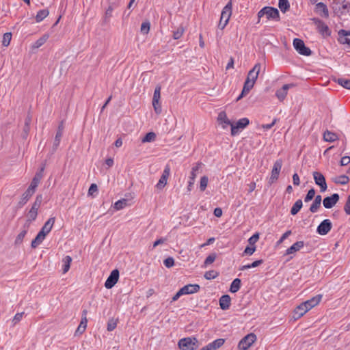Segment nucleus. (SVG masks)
Wrapping results in <instances>:
<instances>
[{"label":"nucleus","instance_id":"1","mask_svg":"<svg viewBox=\"0 0 350 350\" xmlns=\"http://www.w3.org/2000/svg\"><path fill=\"white\" fill-rule=\"evenodd\" d=\"M264 16H266L267 20L279 21L280 19L278 9L273 7H264L258 12V17L259 19Z\"/></svg>","mask_w":350,"mask_h":350},{"label":"nucleus","instance_id":"2","mask_svg":"<svg viewBox=\"0 0 350 350\" xmlns=\"http://www.w3.org/2000/svg\"><path fill=\"white\" fill-rule=\"evenodd\" d=\"M232 1H230L226 6L223 8L220 20L218 24V28L220 29H224L226 26L228 25L230 18L232 14Z\"/></svg>","mask_w":350,"mask_h":350},{"label":"nucleus","instance_id":"3","mask_svg":"<svg viewBox=\"0 0 350 350\" xmlns=\"http://www.w3.org/2000/svg\"><path fill=\"white\" fill-rule=\"evenodd\" d=\"M198 340L195 337H186L179 340L178 346L181 350H196L198 347Z\"/></svg>","mask_w":350,"mask_h":350},{"label":"nucleus","instance_id":"4","mask_svg":"<svg viewBox=\"0 0 350 350\" xmlns=\"http://www.w3.org/2000/svg\"><path fill=\"white\" fill-rule=\"evenodd\" d=\"M256 340V336L254 334L250 333V334L246 335L239 342V345H238L239 350L248 349Z\"/></svg>","mask_w":350,"mask_h":350},{"label":"nucleus","instance_id":"5","mask_svg":"<svg viewBox=\"0 0 350 350\" xmlns=\"http://www.w3.org/2000/svg\"><path fill=\"white\" fill-rule=\"evenodd\" d=\"M250 124V120L247 118H243L239 119L235 124H232L231 135L235 136L238 135L240 131L245 129Z\"/></svg>","mask_w":350,"mask_h":350},{"label":"nucleus","instance_id":"6","mask_svg":"<svg viewBox=\"0 0 350 350\" xmlns=\"http://www.w3.org/2000/svg\"><path fill=\"white\" fill-rule=\"evenodd\" d=\"M293 46L295 50L301 55L308 56L311 55V50L305 46L304 41L299 38H295L293 40Z\"/></svg>","mask_w":350,"mask_h":350},{"label":"nucleus","instance_id":"7","mask_svg":"<svg viewBox=\"0 0 350 350\" xmlns=\"http://www.w3.org/2000/svg\"><path fill=\"white\" fill-rule=\"evenodd\" d=\"M283 161L281 159H277L273 166L271 176L269 178V183L272 184L275 182L279 177Z\"/></svg>","mask_w":350,"mask_h":350},{"label":"nucleus","instance_id":"8","mask_svg":"<svg viewBox=\"0 0 350 350\" xmlns=\"http://www.w3.org/2000/svg\"><path fill=\"white\" fill-rule=\"evenodd\" d=\"M332 228V224L328 219H324L320 223L317 228V232L322 236L326 235L331 230Z\"/></svg>","mask_w":350,"mask_h":350},{"label":"nucleus","instance_id":"9","mask_svg":"<svg viewBox=\"0 0 350 350\" xmlns=\"http://www.w3.org/2000/svg\"><path fill=\"white\" fill-rule=\"evenodd\" d=\"M295 86V84L294 83L284 84L280 89L276 90L275 96L280 102L284 101L288 94V90Z\"/></svg>","mask_w":350,"mask_h":350},{"label":"nucleus","instance_id":"10","mask_svg":"<svg viewBox=\"0 0 350 350\" xmlns=\"http://www.w3.org/2000/svg\"><path fill=\"white\" fill-rule=\"evenodd\" d=\"M119 271L118 269L113 270L105 282V286L107 289L111 288L118 281Z\"/></svg>","mask_w":350,"mask_h":350},{"label":"nucleus","instance_id":"11","mask_svg":"<svg viewBox=\"0 0 350 350\" xmlns=\"http://www.w3.org/2000/svg\"><path fill=\"white\" fill-rule=\"evenodd\" d=\"M313 178L315 183L319 185L321 188V191L324 192L326 191L327 186L325 181V176L319 172H313Z\"/></svg>","mask_w":350,"mask_h":350},{"label":"nucleus","instance_id":"12","mask_svg":"<svg viewBox=\"0 0 350 350\" xmlns=\"http://www.w3.org/2000/svg\"><path fill=\"white\" fill-rule=\"evenodd\" d=\"M339 195L334 193L331 196L326 197L323 200V204L326 208H331L338 202Z\"/></svg>","mask_w":350,"mask_h":350},{"label":"nucleus","instance_id":"13","mask_svg":"<svg viewBox=\"0 0 350 350\" xmlns=\"http://www.w3.org/2000/svg\"><path fill=\"white\" fill-rule=\"evenodd\" d=\"M314 21L317 25L318 31L322 34L323 36H330V31L328 26L322 21L319 19L314 18Z\"/></svg>","mask_w":350,"mask_h":350},{"label":"nucleus","instance_id":"14","mask_svg":"<svg viewBox=\"0 0 350 350\" xmlns=\"http://www.w3.org/2000/svg\"><path fill=\"white\" fill-rule=\"evenodd\" d=\"M170 167L167 165L165 167V169L163 170V174H162L159 182L157 183V184L156 185V187L159 189H163L166 185L167 180L170 176Z\"/></svg>","mask_w":350,"mask_h":350},{"label":"nucleus","instance_id":"15","mask_svg":"<svg viewBox=\"0 0 350 350\" xmlns=\"http://www.w3.org/2000/svg\"><path fill=\"white\" fill-rule=\"evenodd\" d=\"M44 167H42L40 171L36 174V175L34 176V177L33 178V179L30 183V185L27 188L29 189H31V191H33V193H35L36 187L38 186L40 180L42 178V176H43L42 172L44 171Z\"/></svg>","mask_w":350,"mask_h":350},{"label":"nucleus","instance_id":"16","mask_svg":"<svg viewBox=\"0 0 350 350\" xmlns=\"http://www.w3.org/2000/svg\"><path fill=\"white\" fill-rule=\"evenodd\" d=\"M260 69H261L260 64V63L256 64L254 65V66L253 67V68L249 71L246 79L251 81H254L255 83L258 77Z\"/></svg>","mask_w":350,"mask_h":350},{"label":"nucleus","instance_id":"17","mask_svg":"<svg viewBox=\"0 0 350 350\" xmlns=\"http://www.w3.org/2000/svg\"><path fill=\"white\" fill-rule=\"evenodd\" d=\"M217 122L220 125H221V127L224 129H226L228 126L232 127V122L228 118L225 111H221L219 113Z\"/></svg>","mask_w":350,"mask_h":350},{"label":"nucleus","instance_id":"18","mask_svg":"<svg viewBox=\"0 0 350 350\" xmlns=\"http://www.w3.org/2000/svg\"><path fill=\"white\" fill-rule=\"evenodd\" d=\"M338 42L342 44H347L350 46V31L340 29L338 31Z\"/></svg>","mask_w":350,"mask_h":350},{"label":"nucleus","instance_id":"19","mask_svg":"<svg viewBox=\"0 0 350 350\" xmlns=\"http://www.w3.org/2000/svg\"><path fill=\"white\" fill-rule=\"evenodd\" d=\"M200 289V287L198 284H187L185 286H184L183 287H182L181 288H180V290L181 291V293H183V295H190V294H193V293H198Z\"/></svg>","mask_w":350,"mask_h":350},{"label":"nucleus","instance_id":"20","mask_svg":"<svg viewBox=\"0 0 350 350\" xmlns=\"http://www.w3.org/2000/svg\"><path fill=\"white\" fill-rule=\"evenodd\" d=\"M87 315V311L83 310L82 313V317L80 322V324L79 325L76 332L75 335L77 334H82L86 329L87 327V323H88V319L86 317Z\"/></svg>","mask_w":350,"mask_h":350},{"label":"nucleus","instance_id":"21","mask_svg":"<svg viewBox=\"0 0 350 350\" xmlns=\"http://www.w3.org/2000/svg\"><path fill=\"white\" fill-rule=\"evenodd\" d=\"M315 12L321 17L327 18L329 16L327 7L322 2H319L316 5Z\"/></svg>","mask_w":350,"mask_h":350},{"label":"nucleus","instance_id":"22","mask_svg":"<svg viewBox=\"0 0 350 350\" xmlns=\"http://www.w3.org/2000/svg\"><path fill=\"white\" fill-rule=\"evenodd\" d=\"M322 299L321 295H317L311 299L303 302L304 306H307V309L310 310L314 306H317Z\"/></svg>","mask_w":350,"mask_h":350},{"label":"nucleus","instance_id":"23","mask_svg":"<svg viewBox=\"0 0 350 350\" xmlns=\"http://www.w3.org/2000/svg\"><path fill=\"white\" fill-rule=\"evenodd\" d=\"M304 246V242L303 241H297L286 250L285 254L290 255L294 254L299 251Z\"/></svg>","mask_w":350,"mask_h":350},{"label":"nucleus","instance_id":"24","mask_svg":"<svg viewBox=\"0 0 350 350\" xmlns=\"http://www.w3.org/2000/svg\"><path fill=\"white\" fill-rule=\"evenodd\" d=\"M219 303L221 309L228 310L231 304V298L228 295H224L219 298Z\"/></svg>","mask_w":350,"mask_h":350},{"label":"nucleus","instance_id":"25","mask_svg":"<svg viewBox=\"0 0 350 350\" xmlns=\"http://www.w3.org/2000/svg\"><path fill=\"white\" fill-rule=\"evenodd\" d=\"M55 221V218L54 217H50L44 224L42 229L40 232H42L44 234L47 235L51 230L54 223Z\"/></svg>","mask_w":350,"mask_h":350},{"label":"nucleus","instance_id":"26","mask_svg":"<svg viewBox=\"0 0 350 350\" xmlns=\"http://www.w3.org/2000/svg\"><path fill=\"white\" fill-rule=\"evenodd\" d=\"M34 194L31 189H27L22 195L20 201L18 202L19 206H24Z\"/></svg>","mask_w":350,"mask_h":350},{"label":"nucleus","instance_id":"27","mask_svg":"<svg viewBox=\"0 0 350 350\" xmlns=\"http://www.w3.org/2000/svg\"><path fill=\"white\" fill-rule=\"evenodd\" d=\"M308 311L307 306H304V304L301 303L294 310V318L299 319L304 315Z\"/></svg>","mask_w":350,"mask_h":350},{"label":"nucleus","instance_id":"28","mask_svg":"<svg viewBox=\"0 0 350 350\" xmlns=\"http://www.w3.org/2000/svg\"><path fill=\"white\" fill-rule=\"evenodd\" d=\"M224 342L225 340L224 339L218 338L212 342L209 343L204 347L206 348V349H208V350H216L217 349L221 347L224 345Z\"/></svg>","mask_w":350,"mask_h":350},{"label":"nucleus","instance_id":"29","mask_svg":"<svg viewBox=\"0 0 350 350\" xmlns=\"http://www.w3.org/2000/svg\"><path fill=\"white\" fill-rule=\"evenodd\" d=\"M38 216V211L30 208L27 215V220L25 223L26 228H29L32 221L36 220Z\"/></svg>","mask_w":350,"mask_h":350},{"label":"nucleus","instance_id":"30","mask_svg":"<svg viewBox=\"0 0 350 350\" xmlns=\"http://www.w3.org/2000/svg\"><path fill=\"white\" fill-rule=\"evenodd\" d=\"M321 196L320 195L317 196L310 207V211L313 213L317 212L321 206Z\"/></svg>","mask_w":350,"mask_h":350},{"label":"nucleus","instance_id":"31","mask_svg":"<svg viewBox=\"0 0 350 350\" xmlns=\"http://www.w3.org/2000/svg\"><path fill=\"white\" fill-rule=\"evenodd\" d=\"M46 234L42 232H39L36 235V238L31 241V246L32 248L37 247L45 239Z\"/></svg>","mask_w":350,"mask_h":350},{"label":"nucleus","instance_id":"32","mask_svg":"<svg viewBox=\"0 0 350 350\" xmlns=\"http://www.w3.org/2000/svg\"><path fill=\"white\" fill-rule=\"evenodd\" d=\"M49 14V11L47 9H43L39 10L36 16V21L37 23H40L46 17H47Z\"/></svg>","mask_w":350,"mask_h":350},{"label":"nucleus","instance_id":"33","mask_svg":"<svg viewBox=\"0 0 350 350\" xmlns=\"http://www.w3.org/2000/svg\"><path fill=\"white\" fill-rule=\"evenodd\" d=\"M202 166V163L198 162L196 163L191 168V171L190 172V175L189 178L192 179V180H195L199 172V170Z\"/></svg>","mask_w":350,"mask_h":350},{"label":"nucleus","instance_id":"34","mask_svg":"<svg viewBox=\"0 0 350 350\" xmlns=\"http://www.w3.org/2000/svg\"><path fill=\"white\" fill-rule=\"evenodd\" d=\"M241 286V280L239 278H236L232 282V283L230 284V291L232 293H237V291H239Z\"/></svg>","mask_w":350,"mask_h":350},{"label":"nucleus","instance_id":"35","mask_svg":"<svg viewBox=\"0 0 350 350\" xmlns=\"http://www.w3.org/2000/svg\"><path fill=\"white\" fill-rule=\"evenodd\" d=\"M28 229H29V228H26L25 224H24L23 229L17 235V237L15 239L16 245H19V244L22 243L24 237H25L26 234L27 233Z\"/></svg>","mask_w":350,"mask_h":350},{"label":"nucleus","instance_id":"36","mask_svg":"<svg viewBox=\"0 0 350 350\" xmlns=\"http://www.w3.org/2000/svg\"><path fill=\"white\" fill-rule=\"evenodd\" d=\"M303 202L301 199L296 200L291 209V213L293 215H296L302 208Z\"/></svg>","mask_w":350,"mask_h":350},{"label":"nucleus","instance_id":"37","mask_svg":"<svg viewBox=\"0 0 350 350\" xmlns=\"http://www.w3.org/2000/svg\"><path fill=\"white\" fill-rule=\"evenodd\" d=\"M323 138L326 142H333L338 139V136L333 132L326 131L323 134Z\"/></svg>","mask_w":350,"mask_h":350},{"label":"nucleus","instance_id":"38","mask_svg":"<svg viewBox=\"0 0 350 350\" xmlns=\"http://www.w3.org/2000/svg\"><path fill=\"white\" fill-rule=\"evenodd\" d=\"M127 202V200L124 198L118 200L117 202H115L113 205L114 209L116 211L123 209L128 205Z\"/></svg>","mask_w":350,"mask_h":350},{"label":"nucleus","instance_id":"39","mask_svg":"<svg viewBox=\"0 0 350 350\" xmlns=\"http://www.w3.org/2000/svg\"><path fill=\"white\" fill-rule=\"evenodd\" d=\"M62 262H63V272H64V273H65L67 271H68V270L70 269V263L72 262V258L70 256H66L63 258Z\"/></svg>","mask_w":350,"mask_h":350},{"label":"nucleus","instance_id":"40","mask_svg":"<svg viewBox=\"0 0 350 350\" xmlns=\"http://www.w3.org/2000/svg\"><path fill=\"white\" fill-rule=\"evenodd\" d=\"M278 6L280 10L283 13H285L287 10H288L290 4L288 0H279Z\"/></svg>","mask_w":350,"mask_h":350},{"label":"nucleus","instance_id":"41","mask_svg":"<svg viewBox=\"0 0 350 350\" xmlns=\"http://www.w3.org/2000/svg\"><path fill=\"white\" fill-rule=\"evenodd\" d=\"M42 202V195H38L36 196V200H35L34 202L33 203L31 208L38 211L39 208L41 206Z\"/></svg>","mask_w":350,"mask_h":350},{"label":"nucleus","instance_id":"42","mask_svg":"<svg viewBox=\"0 0 350 350\" xmlns=\"http://www.w3.org/2000/svg\"><path fill=\"white\" fill-rule=\"evenodd\" d=\"M155 139L156 134L154 132H149L144 136L142 142L143 143L152 142H154Z\"/></svg>","mask_w":350,"mask_h":350},{"label":"nucleus","instance_id":"43","mask_svg":"<svg viewBox=\"0 0 350 350\" xmlns=\"http://www.w3.org/2000/svg\"><path fill=\"white\" fill-rule=\"evenodd\" d=\"M349 180V178L346 175L339 176L334 179V182L336 184H340V185H346L348 183Z\"/></svg>","mask_w":350,"mask_h":350},{"label":"nucleus","instance_id":"44","mask_svg":"<svg viewBox=\"0 0 350 350\" xmlns=\"http://www.w3.org/2000/svg\"><path fill=\"white\" fill-rule=\"evenodd\" d=\"M114 10V7L113 5H109L108 7V8L105 11V16H104V18H103V20H104V22L105 23H108V21H109L110 18L112 16V12Z\"/></svg>","mask_w":350,"mask_h":350},{"label":"nucleus","instance_id":"45","mask_svg":"<svg viewBox=\"0 0 350 350\" xmlns=\"http://www.w3.org/2000/svg\"><path fill=\"white\" fill-rule=\"evenodd\" d=\"M219 275V273L215 270H210L204 273V278L206 280H212L216 278Z\"/></svg>","mask_w":350,"mask_h":350},{"label":"nucleus","instance_id":"46","mask_svg":"<svg viewBox=\"0 0 350 350\" xmlns=\"http://www.w3.org/2000/svg\"><path fill=\"white\" fill-rule=\"evenodd\" d=\"M216 254L215 253H212L211 254H209L205 259L204 262V267H207L208 265L212 264L216 259Z\"/></svg>","mask_w":350,"mask_h":350},{"label":"nucleus","instance_id":"47","mask_svg":"<svg viewBox=\"0 0 350 350\" xmlns=\"http://www.w3.org/2000/svg\"><path fill=\"white\" fill-rule=\"evenodd\" d=\"M48 38H49L48 35L45 34V35L42 36L38 40H36V42L34 43V47L35 48L40 47L42 45H43L46 42Z\"/></svg>","mask_w":350,"mask_h":350},{"label":"nucleus","instance_id":"48","mask_svg":"<svg viewBox=\"0 0 350 350\" xmlns=\"http://www.w3.org/2000/svg\"><path fill=\"white\" fill-rule=\"evenodd\" d=\"M62 135H63L62 131L61 129H58L56 133L55 137L54 139V143H53V146L55 147V148H57L58 147V146L59 145Z\"/></svg>","mask_w":350,"mask_h":350},{"label":"nucleus","instance_id":"49","mask_svg":"<svg viewBox=\"0 0 350 350\" xmlns=\"http://www.w3.org/2000/svg\"><path fill=\"white\" fill-rule=\"evenodd\" d=\"M11 40H12V33H11L7 32V33H4L3 37V40H2V45L4 46H8L10 43Z\"/></svg>","mask_w":350,"mask_h":350},{"label":"nucleus","instance_id":"50","mask_svg":"<svg viewBox=\"0 0 350 350\" xmlns=\"http://www.w3.org/2000/svg\"><path fill=\"white\" fill-rule=\"evenodd\" d=\"M150 23L149 21L142 23L141 25V32L143 34H148L150 31Z\"/></svg>","mask_w":350,"mask_h":350},{"label":"nucleus","instance_id":"51","mask_svg":"<svg viewBox=\"0 0 350 350\" xmlns=\"http://www.w3.org/2000/svg\"><path fill=\"white\" fill-rule=\"evenodd\" d=\"M159 100H152V106L157 114H159L161 112V105Z\"/></svg>","mask_w":350,"mask_h":350},{"label":"nucleus","instance_id":"52","mask_svg":"<svg viewBox=\"0 0 350 350\" xmlns=\"http://www.w3.org/2000/svg\"><path fill=\"white\" fill-rule=\"evenodd\" d=\"M338 83L343 88L350 90V79L340 78L338 79Z\"/></svg>","mask_w":350,"mask_h":350},{"label":"nucleus","instance_id":"53","mask_svg":"<svg viewBox=\"0 0 350 350\" xmlns=\"http://www.w3.org/2000/svg\"><path fill=\"white\" fill-rule=\"evenodd\" d=\"M208 181V179L207 176H204L200 178V191H204L206 189V188L207 187Z\"/></svg>","mask_w":350,"mask_h":350},{"label":"nucleus","instance_id":"54","mask_svg":"<svg viewBox=\"0 0 350 350\" xmlns=\"http://www.w3.org/2000/svg\"><path fill=\"white\" fill-rule=\"evenodd\" d=\"M98 192V187L96 184L92 183L88 189V196L94 197L95 193Z\"/></svg>","mask_w":350,"mask_h":350},{"label":"nucleus","instance_id":"55","mask_svg":"<svg viewBox=\"0 0 350 350\" xmlns=\"http://www.w3.org/2000/svg\"><path fill=\"white\" fill-rule=\"evenodd\" d=\"M117 326V321L113 319H109L107 322V330L109 332L113 331Z\"/></svg>","mask_w":350,"mask_h":350},{"label":"nucleus","instance_id":"56","mask_svg":"<svg viewBox=\"0 0 350 350\" xmlns=\"http://www.w3.org/2000/svg\"><path fill=\"white\" fill-rule=\"evenodd\" d=\"M184 33V29L183 27L178 28L176 31L173 33V38L174 40H178L180 38Z\"/></svg>","mask_w":350,"mask_h":350},{"label":"nucleus","instance_id":"57","mask_svg":"<svg viewBox=\"0 0 350 350\" xmlns=\"http://www.w3.org/2000/svg\"><path fill=\"white\" fill-rule=\"evenodd\" d=\"M258 239L259 234L255 233L248 239V243L251 246H255V244L258 241Z\"/></svg>","mask_w":350,"mask_h":350},{"label":"nucleus","instance_id":"58","mask_svg":"<svg viewBox=\"0 0 350 350\" xmlns=\"http://www.w3.org/2000/svg\"><path fill=\"white\" fill-rule=\"evenodd\" d=\"M315 196V190L314 189H311L308 191V193L306 194L304 201L306 202H308L313 199V198Z\"/></svg>","mask_w":350,"mask_h":350},{"label":"nucleus","instance_id":"59","mask_svg":"<svg viewBox=\"0 0 350 350\" xmlns=\"http://www.w3.org/2000/svg\"><path fill=\"white\" fill-rule=\"evenodd\" d=\"M256 251V246H247L243 251V255H252Z\"/></svg>","mask_w":350,"mask_h":350},{"label":"nucleus","instance_id":"60","mask_svg":"<svg viewBox=\"0 0 350 350\" xmlns=\"http://www.w3.org/2000/svg\"><path fill=\"white\" fill-rule=\"evenodd\" d=\"M163 264L166 267L170 268L174 266V260L172 257H168L163 260Z\"/></svg>","mask_w":350,"mask_h":350},{"label":"nucleus","instance_id":"61","mask_svg":"<svg viewBox=\"0 0 350 350\" xmlns=\"http://www.w3.org/2000/svg\"><path fill=\"white\" fill-rule=\"evenodd\" d=\"M161 98V86L158 85L155 88L152 100H160Z\"/></svg>","mask_w":350,"mask_h":350},{"label":"nucleus","instance_id":"62","mask_svg":"<svg viewBox=\"0 0 350 350\" xmlns=\"http://www.w3.org/2000/svg\"><path fill=\"white\" fill-rule=\"evenodd\" d=\"M341 9H342V12H346V11L347 12H350V3L348 1H346L345 0L342 1V3H341Z\"/></svg>","mask_w":350,"mask_h":350},{"label":"nucleus","instance_id":"63","mask_svg":"<svg viewBox=\"0 0 350 350\" xmlns=\"http://www.w3.org/2000/svg\"><path fill=\"white\" fill-rule=\"evenodd\" d=\"M292 232L291 230H287L286 232H284L282 237H280V239L277 242V244L278 245H280L286 239H287L291 234Z\"/></svg>","mask_w":350,"mask_h":350},{"label":"nucleus","instance_id":"64","mask_svg":"<svg viewBox=\"0 0 350 350\" xmlns=\"http://www.w3.org/2000/svg\"><path fill=\"white\" fill-rule=\"evenodd\" d=\"M344 211L347 215H350V195L348 196L346 203L345 204Z\"/></svg>","mask_w":350,"mask_h":350}]
</instances>
